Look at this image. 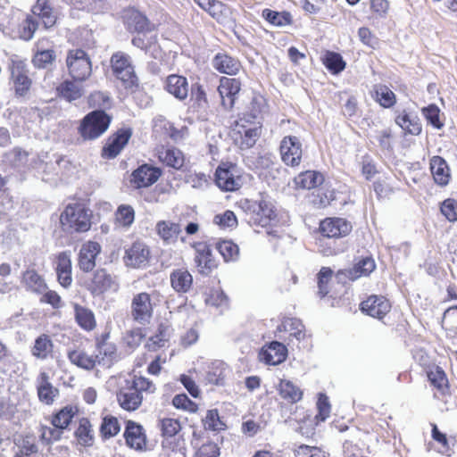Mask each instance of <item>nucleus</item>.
Segmentation results:
<instances>
[{"label": "nucleus", "mask_w": 457, "mask_h": 457, "mask_svg": "<svg viewBox=\"0 0 457 457\" xmlns=\"http://www.w3.org/2000/svg\"><path fill=\"white\" fill-rule=\"evenodd\" d=\"M101 245L96 241H87L82 244L78 253V267L85 273L92 271L96 264V258L101 253Z\"/></svg>", "instance_id": "cd10ccee"}, {"label": "nucleus", "mask_w": 457, "mask_h": 457, "mask_svg": "<svg viewBox=\"0 0 457 457\" xmlns=\"http://www.w3.org/2000/svg\"><path fill=\"white\" fill-rule=\"evenodd\" d=\"M193 454L192 457H220V448L217 443L208 440L200 445H195L192 442Z\"/></svg>", "instance_id": "0e129e2a"}, {"label": "nucleus", "mask_w": 457, "mask_h": 457, "mask_svg": "<svg viewBox=\"0 0 457 457\" xmlns=\"http://www.w3.org/2000/svg\"><path fill=\"white\" fill-rule=\"evenodd\" d=\"M287 357L286 345L278 341H272L262 347L259 358L268 365H278L282 363Z\"/></svg>", "instance_id": "473e14b6"}, {"label": "nucleus", "mask_w": 457, "mask_h": 457, "mask_svg": "<svg viewBox=\"0 0 457 457\" xmlns=\"http://www.w3.org/2000/svg\"><path fill=\"white\" fill-rule=\"evenodd\" d=\"M151 259L149 246L142 240L137 239L125 248L123 262L126 267L145 269Z\"/></svg>", "instance_id": "f3484780"}, {"label": "nucleus", "mask_w": 457, "mask_h": 457, "mask_svg": "<svg viewBox=\"0 0 457 457\" xmlns=\"http://www.w3.org/2000/svg\"><path fill=\"white\" fill-rule=\"evenodd\" d=\"M162 447L167 457H187V445L183 436L162 439Z\"/></svg>", "instance_id": "8fccbe9b"}, {"label": "nucleus", "mask_w": 457, "mask_h": 457, "mask_svg": "<svg viewBox=\"0 0 457 457\" xmlns=\"http://www.w3.org/2000/svg\"><path fill=\"white\" fill-rule=\"evenodd\" d=\"M359 309L364 315L383 321L392 310V303L385 295L373 294L359 303Z\"/></svg>", "instance_id": "a211bd4d"}, {"label": "nucleus", "mask_w": 457, "mask_h": 457, "mask_svg": "<svg viewBox=\"0 0 457 457\" xmlns=\"http://www.w3.org/2000/svg\"><path fill=\"white\" fill-rule=\"evenodd\" d=\"M120 425L116 417L112 415L105 416L100 426V434L104 439H109L119 434Z\"/></svg>", "instance_id": "69168bd1"}, {"label": "nucleus", "mask_w": 457, "mask_h": 457, "mask_svg": "<svg viewBox=\"0 0 457 457\" xmlns=\"http://www.w3.org/2000/svg\"><path fill=\"white\" fill-rule=\"evenodd\" d=\"M31 355L37 360L46 361L54 357V344L50 335L42 333L37 336L30 347Z\"/></svg>", "instance_id": "c9c22d12"}, {"label": "nucleus", "mask_w": 457, "mask_h": 457, "mask_svg": "<svg viewBox=\"0 0 457 457\" xmlns=\"http://www.w3.org/2000/svg\"><path fill=\"white\" fill-rule=\"evenodd\" d=\"M239 207L247 218V222L252 227L269 228L277 220V212L273 204L265 200L258 201L243 199L239 202Z\"/></svg>", "instance_id": "20e7f679"}, {"label": "nucleus", "mask_w": 457, "mask_h": 457, "mask_svg": "<svg viewBox=\"0 0 457 457\" xmlns=\"http://www.w3.org/2000/svg\"><path fill=\"white\" fill-rule=\"evenodd\" d=\"M132 135L133 130L129 127L118 129L106 138L101 149V157L105 160L116 158L129 144Z\"/></svg>", "instance_id": "dca6fc26"}, {"label": "nucleus", "mask_w": 457, "mask_h": 457, "mask_svg": "<svg viewBox=\"0 0 457 457\" xmlns=\"http://www.w3.org/2000/svg\"><path fill=\"white\" fill-rule=\"evenodd\" d=\"M324 176L317 170H307L300 172L294 178L295 189L311 190L323 184Z\"/></svg>", "instance_id": "79ce46f5"}, {"label": "nucleus", "mask_w": 457, "mask_h": 457, "mask_svg": "<svg viewBox=\"0 0 457 457\" xmlns=\"http://www.w3.org/2000/svg\"><path fill=\"white\" fill-rule=\"evenodd\" d=\"M21 284L28 292L36 295L43 294L47 289L46 279L34 268H28L21 273Z\"/></svg>", "instance_id": "f704fd0d"}, {"label": "nucleus", "mask_w": 457, "mask_h": 457, "mask_svg": "<svg viewBox=\"0 0 457 457\" xmlns=\"http://www.w3.org/2000/svg\"><path fill=\"white\" fill-rule=\"evenodd\" d=\"M135 215V210L131 205L120 204L114 212L113 224L116 228H129L134 223Z\"/></svg>", "instance_id": "603ef678"}, {"label": "nucleus", "mask_w": 457, "mask_h": 457, "mask_svg": "<svg viewBox=\"0 0 457 457\" xmlns=\"http://www.w3.org/2000/svg\"><path fill=\"white\" fill-rule=\"evenodd\" d=\"M92 215L84 204H68L61 212L59 221L62 228L71 233L87 232L92 226Z\"/></svg>", "instance_id": "0eeeda50"}, {"label": "nucleus", "mask_w": 457, "mask_h": 457, "mask_svg": "<svg viewBox=\"0 0 457 457\" xmlns=\"http://www.w3.org/2000/svg\"><path fill=\"white\" fill-rule=\"evenodd\" d=\"M74 320L77 325L86 332L93 331L97 325L94 312L79 303L73 304Z\"/></svg>", "instance_id": "c03bdc74"}, {"label": "nucleus", "mask_w": 457, "mask_h": 457, "mask_svg": "<svg viewBox=\"0 0 457 457\" xmlns=\"http://www.w3.org/2000/svg\"><path fill=\"white\" fill-rule=\"evenodd\" d=\"M35 46L37 51L31 60L34 67L45 69L55 61V51L53 48V42L49 38H39L36 42Z\"/></svg>", "instance_id": "c85d7f7f"}, {"label": "nucleus", "mask_w": 457, "mask_h": 457, "mask_svg": "<svg viewBox=\"0 0 457 457\" xmlns=\"http://www.w3.org/2000/svg\"><path fill=\"white\" fill-rule=\"evenodd\" d=\"M212 66L218 72L228 76L238 74L242 69L241 62L226 53H218L213 57Z\"/></svg>", "instance_id": "58836bf2"}, {"label": "nucleus", "mask_w": 457, "mask_h": 457, "mask_svg": "<svg viewBox=\"0 0 457 457\" xmlns=\"http://www.w3.org/2000/svg\"><path fill=\"white\" fill-rule=\"evenodd\" d=\"M420 111L428 124L436 129H442L444 128L445 122L441 119V110L436 104L424 106Z\"/></svg>", "instance_id": "680f3d73"}, {"label": "nucleus", "mask_w": 457, "mask_h": 457, "mask_svg": "<svg viewBox=\"0 0 457 457\" xmlns=\"http://www.w3.org/2000/svg\"><path fill=\"white\" fill-rule=\"evenodd\" d=\"M429 170L434 182L440 186L445 187L451 180V170L446 161L439 155H435L429 160Z\"/></svg>", "instance_id": "e433bc0d"}, {"label": "nucleus", "mask_w": 457, "mask_h": 457, "mask_svg": "<svg viewBox=\"0 0 457 457\" xmlns=\"http://www.w3.org/2000/svg\"><path fill=\"white\" fill-rule=\"evenodd\" d=\"M229 372V368L224 361L216 360L207 366L205 379L212 385L224 386Z\"/></svg>", "instance_id": "a19ab883"}, {"label": "nucleus", "mask_w": 457, "mask_h": 457, "mask_svg": "<svg viewBox=\"0 0 457 457\" xmlns=\"http://www.w3.org/2000/svg\"><path fill=\"white\" fill-rule=\"evenodd\" d=\"M321 62L332 74L340 73L345 69L346 65L341 54L332 51H327L321 58Z\"/></svg>", "instance_id": "052dcab7"}, {"label": "nucleus", "mask_w": 457, "mask_h": 457, "mask_svg": "<svg viewBox=\"0 0 457 457\" xmlns=\"http://www.w3.org/2000/svg\"><path fill=\"white\" fill-rule=\"evenodd\" d=\"M423 367L430 386L433 389L435 399L445 401L451 395L450 383L445 371L436 364H421Z\"/></svg>", "instance_id": "2eb2a0df"}, {"label": "nucleus", "mask_w": 457, "mask_h": 457, "mask_svg": "<svg viewBox=\"0 0 457 457\" xmlns=\"http://www.w3.org/2000/svg\"><path fill=\"white\" fill-rule=\"evenodd\" d=\"M156 390L153 380L134 374L117 389L115 397L120 409L127 412H135L141 408L145 395H154Z\"/></svg>", "instance_id": "f03ea898"}, {"label": "nucleus", "mask_w": 457, "mask_h": 457, "mask_svg": "<svg viewBox=\"0 0 457 457\" xmlns=\"http://www.w3.org/2000/svg\"><path fill=\"white\" fill-rule=\"evenodd\" d=\"M53 266L60 286L63 288L70 287L73 281L71 253L69 251H62L54 254Z\"/></svg>", "instance_id": "393cba45"}, {"label": "nucleus", "mask_w": 457, "mask_h": 457, "mask_svg": "<svg viewBox=\"0 0 457 457\" xmlns=\"http://www.w3.org/2000/svg\"><path fill=\"white\" fill-rule=\"evenodd\" d=\"M155 228L158 236L166 243H175L181 232L179 223L167 220L158 221Z\"/></svg>", "instance_id": "864d4df0"}, {"label": "nucleus", "mask_w": 457, "mask_h": 457, "mask_svg": "<svg viewBox=\"0 0 457 457\" xmlns=\"http://www.w3.org/2000/svg\"><path fill=\"white\" fill-rule=\"evenodd\" d=\"M395 122L405 135L419 136L422 132V124L418 116H412L403 109L395 112Z\"/></svg>", "instance_id": "4c0bfd02"}, {"label": "nucleus", "mask_w": 457, "mask_h": 457, "mask_svg": "<svg viewBox=\"0 0 457 457\" xmlns=\"http://www.w3.org/2000/svg\"><path fill=\"white\" fill-rule=\"evenodd\" d=\"M353 231L352 220L342 216H328L321 219L314 230L315 245L325 257L342 254L349 249L345 241Z\"/></svg>", "instance_id": "f257e3e1"}, {"label": "nucleus", "mask_w": 457, "mask_h": 457, "mask_svg": "<svg viewBox=\"0 0 457 457\" xmlns=\"http://www.w3.org/2000/svg\"><path fill=\"white\" fill-rule=\"evenodd\" d=\"M10 80L12 83L14 96L17 98L28 97L33 86L32 79L29 77V70L26 61L17 55L10 58L8 64Z\"/></svg>", "instance_id": "9d476101"}, {"label": "nucleus", "mask_w": 457, "mask_h": 457, "mask_svg": "<svg viewBox=\"0 0 457 457\" xmlns=\"http://www.w3.org/2000/svg\"><path fill=\"white\" fill-rule=\"evenodd\" d=\"M162 175L161 168L149 163H143L129 175V185L134 189L146 188L154 185Z\"/></svg>", "instance_id": "412c9836"}, {"label": "nucleus", "mask_w": 457, "mask_h": 457, "mask_svg": "<svg viewBox=\"0 0 457 457\" xmlns=\"http://www.w3.org/2000/svg\"><path fill=\"white\" fill-rule=\"evenodd\" d=\"M216 249L226 262H236L239 258V247L232 240L219 241Z\"/></svg>", "instance_id": "e2e57ef3"}, {"label": "nucleus", "mask_w": 457, "mask_h": 457, "mask_svg": "<svg viewBox=\"0 0 457 457\" xmlns=\"http://www.w3.org/2000/svg\"><path fill=\"white\" fill-rule=\"evenodd\" d=\"M163 300V295L158 290L151 293L139 292L135 294L130 302V318L137 324H148L154 313V309Z\"/></svg>", "instance_id": "39448f33"}, {"label": "nucleus", "mask_w": 457, "mask_h": 457, "mask_svg": "<svg viewBox=\"0 0 457 457\" xmlns=\"http://www.w3.org/2000/svg\"><path fill=\"white\" fill-rule=\"evenodd\" d=\"M78 414L79 408L76 405L67 404L45 417V420L49 422L50 426L46 424L39 425L40 441L46 445L61 441L64 432L70 428L74 418Z\"/></svg>", "instance_id": "7ed1b4c3"}, {"label": "nucleus", "mask_w": 457, "mask_h": 457, "mask_svg": "<svg viewBox=\"0 0 457 457\" xmlns=\"http://www.w3.org/2000/svg\"><path fill=\"white\" fill-rule=\"evenodd\" d=\"M68 73L75 81H86L92 74V62L88 54L81 49H70L66 55Z\"/></svg>", "instance_id": "9b49d317"}, {"label": "nucleus", "mask_w": 457, "mask_h": 457, "mask_svg": "<svg viewBox=\"0 0 457 457\" xmlns=\"http://www.w3.org/2000/svg\"><path fill=\"white\" fill-rule=\"evenodd\" d=\"M157 428L162 439H168L177 437L182 429V425L179 419L164 417L158 420Z\"/></svg>", "instance_id": "5fc2aeb1"}, {"label": "nucleus", "mask_w": 457, "mask_h": 457, "mask_svg": "<svg viewBox=\"0 0 457 457\" xmlns=\"http://www.w3.org/2000/svg\"><path fill=\"white\" fill-rule=\"evenodd\" d=\"M74 436L79 444L83 446H91L94 442V433L92 425L87 418H81L79 420L78 427Z\"/></svg>", "instance_id": "13d9d810"}, {"label": "nucleus", "mask_w": 457, "mask_h": 457, "mask_svg": "<svg viewBox=\"0 0 457 457\" xmlns=\"http://www.w3.org/2000/svg\"><path fill=\"white\" fill-rule=\"evenodd\" d=\"M86 288L93 296H99L108 291H117L119 283L113 273L104 268H98L87 281Z\"/></svg>", "instance_id": "4468645a"}, {"label": "nucleus", "mask_w": 457, "mask_h": 457, "mask_svg": "<svg viewBox=\"0 0 457 457\" xmlns=\"http://www.w3.org/2000/svg\"><path fill=\"white\" fill-rule=\"evenodd\" d=\"M123 437L126 445L135 451H145L147 448V436L144 427L135 420L125 421Z\"/></svg>", "instance_id": "b1692460"}, {"label": "nucleus", "mask_w": 457, "mask_h": 457, "mask_svg": "<svg viewBox=\"0 0 457 457\" xmlns=\"http://www.w3.org/2000/svg\"><path fill=\"white\" fill-rule=\"evenodd\" d=\"M74 79L62 81L56 88L58 96L68 102L79 99L84 95V88Z\"/></svg>", "instance_id": "09e8293b"}, {"label": "nucleus", "mask_w": 457, "mask_h": 457, "mask_svg": "<svg viewBox=\"0 0 457 457\" xmlns=\"http://www.w3.org/2000/svg\"><path fill=\"white\" fill-rule=\"evenodd\" d=\"M154 153L158 161L166 167L179 170L185 165V154L174 145H159L154 148Z\"/></svg>", "instance_id": "a878e982"}, {"label": "nucleus", "mask_w": 457, "mask_h": 457, "mask_svg": "<svg viewBox=\"0 0 457 457\" xmlns=\"http://www.w3.org/2000/svg\"><path fill=\"white\" fill-rule=\"evenodd\" d=\"M204 12L220 24L225 23L232 13L230 7L219 0L212 1Z\"/></svg>", "instance_id": "bf43d9fd"}, {"label": "nucleus", "mask_w": 457, "mask_h": 457, "mask_svg": "<svg viewBox=\"0 0 457 457\" xmlns=\"http://www.w3.org/2000/svg\"><path fill=\"white\" fill-rule=\"evenodd\" d=\"M370 96L379 106L385 109H391L397 103L396 95L385 84H375Z\"/></svg>", "instance_id": "37998d69"}, {"label": "nucleus", "mask_w": 457, "mask_h": 457, "mask_svg": "<svg viewBox=\"0 0 457 457\" xmlns=\"http://www.w3.org/2000/svg\"><path fill=\"white\" fill-rule=\"evenodd\" d=\"M336 199L334 190L319 188L310 195V204L315 209H325Z\"/></svg>", "instance_id": "4d7b16f0"}, {"label": "nucleus", "mask_w": 457, "mask_h": 457, "mask_svg": "<svg viewBox=\"0 0 457 457\" xmlns=\"http://www.w3.org/2000/svg\"><path fill=\"white\" fill-rule=\"evenodd\" d=\"M173 334L174 328L168 320L160 322L155 332L145 342V350L155 353L161 349L168 348Z\"/></svg>", "instance_id": "bb28decb"}, {"label": "nucleus", "mask_w": 457, "mask_h": 457, "mask_svg": "<svg viewBox=\"0 0 457 457\" xmlns=\"http://www.w3.org/2000/svg\"><path fill=\"white\" fill-rule=\"evenodd\" d=\"M192 247L195 250L194 262L197 272L203 276L211 275L219 265L211 245L205 241H198L195 242Z\"/></svg>", "instance_id": "6ab92c4d"}, {"label": "nucleus", "mask_w": 457, "mask_h": 457, "mask_svg": "<svg viewBox=\"0 0 457 457\" xmlns=\"http://www.w3.org/2000/svg\"><path fill=\"white\" fill-rule=\"evenodd\" d=\"M122 21L126 29L130 33H150L157 27L147 16L133 6H129L123 11Z\"/></svg>", "instance_id": "aec40b11"}, {"label": "nucleus", "mask_w": 457, "mask_h": 457, "mask_svg": "<svg viewBox=\"0 0 457 457\" xmlns=\"http://www.w3.org/2000/svg\"><path fill=\"white\" fill-rule=\"evenodd\" d=\"M376 269L375 260L371 256L359 259L351 268L340 270L337 275H343L351 281L362 277H369Z\"/></svg>", "instance_id": "2f4dec72"}, {"label": "nucleus", "mask_w": 457, "mask_h": 457, "mask_svg": "<svg viewBox=\"0 0 457 457\" xmlns=\"http://www.w3.org/2000/svg\"><path fill=\"white\" fill-rule=\"evenodd\" d=\"M262 17L267 22L276 27L289 26L293 23V17L287 11L277 12L266 8L262 10Z\"/></svg>", "instance_id": "6e6d98bb"}, {"label": "nucleus", "mask_w": 457, "mask_h": 457, "mask_svg": "<svg viewBox=\"0 0 457 457\" xmlns=\"http://www.w3.org/2000/svg\"><path fill=\"white\" fill-rule=\"evenodd\" d=\"M95 355L97 364L110 367L118 360V350L114 343L110 341V333L104 332L96 337Z\"/></svg>", "instance_id": "5701e85b"}, {"label": "nucleus", "mask_w": 457, "mask_h": 457, "mask_svg": "<svg viewBox=\"0 0 457 457\" xmlns=\"http://www.w3.org/2000/svg\"><path fill=\"white\" fill-rule=\"evenodd\" d=\"M279 154L282 162L291 168H298L303 158L304 151L301 139L293 135L285 136L279 143Z\"/></svg>", "instance_id": "ddd939ff"}, {"label": "nucleus", "mask_w": 457, "mask_h": 457, "mask_svg": "<svg viewBox=\"0 0 457 457\" xmlns=\"http://www.w3.org/2000/svg\"><path fill=\"white\" fill-rule=\"evenodd\" d=\"M110 66L112 75L127 93L133 94L139 89V79L129 54L120 51L113 53Z\"/></svg>", "instance_id": "423d86ee"}, {"label": "nucleus", "mask_w": 457, "mask_h": 457, "mask_svg": "<svg viewBox=\"0 0 457 457\" xmlns=\"http://www.w3.org/2000/svg\"><path fill=\"white\" fill-rule=\"evenodd\" d=\"M214 180L224 192L237 191L243 186L242 173L232 162H221L215 170Z\"/></svg>", "instance_id": "f8f14e48"}, {"label": "nucleus", "mask_w": 457, "mask_h": 457, "mask_svg": "<svg viewBox=\"0 0 457 457\" xmlns=\"http://www.w3.org/2000/svg\"><path fill=\"white\" fill-rule=\"evenodd\" d=\"M262 121L251 120L247 116L239 117L232 129L233 140L241 150L253 148L262 137Z\"/></svg>", "instance_id": "1a4fd4ad"}, {"label": "nucleus", "mask_w": 457, "mask_h": 457, "mask_svg": "<svg viewBox=\"0 0 457 457\" xmlns=\"http://www.w3.org/2000/svg\"><path fill=\"white\" fill-rule=\"evenodd\" d=\"M13 457H41L35 439L26 437Z\"/></svg>", "instance_id": "774afa93"}, {"label": "nucleus", "mask_w": 457, "mask_h": 457, "mask_svg": "<svg viewBox=\"0 0 457 457\" xmlns=\"http://www.w3.org/2000/svg\"><path fill=\"white\" fill-rule=\"evenodd\" d=\"M36 389L39 402L46 405H53L60 394L59 389L51 383L46 371H40L37 375Z\"/></svg>", "instance_id": "c756f323"}, {"label": "nucleus", "mask_w": 457, "mask_h": 457, "mask_svg": "<svg viewBox=\"0 0 457 457\" xmlns=\"http://www.w3.org/2000/svg\"><path fill=\"white\" fill-rule=\"evenodd\" d=\"M279 338L291 342L293 338L300 340L304 337V326L302 321L295 318H286L277 328Z\"/></svg>", "instance_id": "72a5a7b5"}, {"label": "nucleus", "mask_w": 457, "mask_h": 457, "mask_svg": "<svg viewBox=\"0 0 457 457\" xmlns=\"http://www.w3.org/2000/svg\"><path fill=\"white\" fill-rule=\"evenodd\" d=\"M164 88L180 101L186 100L188 96V82L187 78L182 75L170 74L167 76Z\"/></svg>", "instance_id": "ea45409f"}, {"label": "nucleus", "mask_w": 457, "mask_h": 457, "mask_svg": "<svg viewBox=\"0 0 457 457\" xmlns=\"http://www.w3.org/2000/svg\"><path fill=\"white\" fill-rule=\"evenodd\" d=\"M203 425L206 430L221 431L225 430L227 426L221 420L217 409L208 410L205 417L203 419Z\"/></svg>", "instance_id": "338daca9"}, {"label": "nucleus", "mask_w": 457, "mask_h": 457, "mask_svg": "<svg viewBox=\"0 0 457 457\" xmlns=\"http://www.w3.org/2000/svg\"><path fill=\"white\" fill-rule=\"evenodd\" d=\"M277 390L280 398L289 404L297 403L303 397V391L288 379H280Z\"/></svg>", "instance_id": "49530a36"}, {"label": "nucleus", "mask_w": 457, "mask_h": 457, "mask_svg": "<svg viewBox=\"0 0 457 457\" xmlns=\"http://www.w3.org/2000/svg\"><path fill=\"white\" fill-rule=\"evenodd\" d=\"M366 433L359 428L353 427L348 438L343 443L344 457H367L363 455Z\"/></svg>", "instance_id": "7c9ffc66"}, {"label": "nucleus", "mask_w": 457, "mask_h": 457, "mask_svg": "<svg viewBox=\"0 0 457 457\" xmlns=\"http://www.w3.org/2000/svg\"><path fill=\"white\" fill-rule=\"evenodd\" d=\"M67 357L72 364L86 370H94L97 364L95 355L88 354L80 349L69 351Z\"/></svg>", "instance_id": "3c124183"}, {"label": "nucleus", "mask_w": 457, "mask_h": 457, "mask_svg": "<svg viewBox=\"0 0 457 457\" xmlns=\"http://www.w3.org/2000/svg\"><path fill=\"white\" fill-rule=\"evenodd\" d=\"M171 287L177 293H187L193 286V276L186 268L174 270L170 275Z\"/></svg>", "instance_id": "de8ad7c7"}, {"label": "nucleus", "mask_w": 457, "mask_h": 457, "mask_svg": "<svg viewBox=\"0 0 457 457\" xmlns=\"http://www.w3.org/2000/svg\"><path fill=\"white\" fill-rule=\"evenodd\" d=\"M31 12L42 21L45 28L49 29L55 25L57 17L49 0H37Z\"/></svg>", "instance_id": "a18cd8bd"}, {"label": "nucleus", "mask_w": 457, "mask_h": 457, "mask_svg": "<svg viewBox=\"0 0 457 457\" xmlns=\"http://www.w3.org/2000/svg\"><path fill=\"white\" fill-rule=\"evenodd\" d=\"M242 89V81L237 78L220 77L217 91L220 104L227 111H232Z\"/></svg>", "instance_id": "4be33fe9"}, {"label": "nucleus", "mask_w": 457, "mask_h": 457, "mask_svg": "<svg viewBox=\"0 0 457 457\" xmlns=\"http://www.w3.org/2000/svg\"><path fill=\"white\" fill-rule=\"evenodd\" d=\"M112 120V116L104 110L91 111L79 120L77 133L85 142L94 141L108 130Z\"/></svg>", "instance_id": "6e6552de"}]
</instances>
